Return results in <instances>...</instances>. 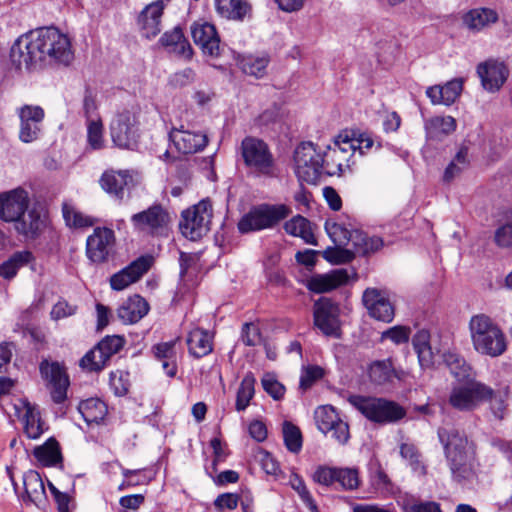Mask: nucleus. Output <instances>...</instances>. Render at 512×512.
<instances>
[{
	"instance_id": "nucleus-16",
	"label": "nucleus",
	"mask_w": 512,
	"mask_h": 512,
	"mask_svg": "<svg viewBox=\"0 0 512 512\" xmlns=\"http://www.w3.org/2000/svg\"><path fill=\"white\" fill-rule=\"evenodd\" d=\"M476 72L482 87L491 93L499 91L509 76L508 67L503 61L497 59H488L479 63Z\"/></svg>"
},
{
	"instance_id": "nucleus-32",
	"label": "nucleus",
	"mask_w": 512,
	"mask_h": 512,
	"mask_svg": "<svg viewBox=\"0 0 512 512\" xmlns=\"http://www.w3.org/2000/svg\"><path fill=\"white\" fill-rule=\"evenodd\" d=\"M413 348L418 356L422 368H429L434 363V352L430 344L429 331L419 330L412 338Z\"/></svg>"
},
{
	"instance_id": "nucleus-37",
	"label": "nucleus",
	"mask_w": 512,
	"mask_h": 512,
	"mask_svg": "<svg viewBox=\"0 0 512 512\" xmlns=\"http://www.w3.org/2000/svg\"><path fill=\"white\" fill-rule=\"evenodd\" d=\"M217 12L224 18L243 20L251 7L244 0H215Z\"/></svg>"
},
{
	"instance_id": "nucleus-9",
	"label": "nucleus",
	"mask_w": 512,
	"mask_h": 512,
	"mask_svg": "<svg viewBox=\"0 0 512 512\" xmlns=\"http://www.w3.org/2000/svg\"><path fill=\"white\" fill-rule=\"evenodd\" d=\"M138 120L128 110L118 113L110 123V134L113 143L119 148L133 149L138 141Z\"/></svg>"
},
{
	"instance_id": "nucleus-3",
	"label": "nucleus",
	"mask_w": 512,
	"mask_h": 512,
	"mask_svg": "<svg viewBox=\"0 0 512 512\" xmlns=\"http://www.w3.org/2000/svg\"><path fill=\"white\" fill-rule=\"evenodd\" d=\"M290 214L291 209L285 204H258L240 218L237 228L242 234L273 229Z\"/></svg>"
},
{
	"instance_id": "nucleus-7",
	"label": "nucleus",
	"mask_w": 512,
	"mask_h": 512,
	"mask_svg": "<svg viewBox=\"0 0 512 512\" xmlns=\"http://www.w3.org/2000/svg\"><path fill=\"white\" fill-rule=\"evenodd\" d=\"M241 155L246 167L254 173L266 177L275 175L274 157L263 140L256 137H245L240 146Z\"/></svg>"
},
{
	"instance_id": "nucleus-18",
	"label": "nucleus",
	"mask_w": 512,
	"mask_h": 512,
	"mask_svg": "<svg viewBox=\"0 0 512 512\" xmlns=\"http://www.w3.org/2000/svg\"><path fill=\"white\" fill-rule=\"evenodd\" d=\"M194 43L205 55L217 57L220 54V38L214 25L208 22H196L191 27Z\"/></svg>"
},
{
	"instance_id": "nucleus-58",
	"label": "nucleus",
	"mask_w": 512,
	"mask_h": 512,
	"mask_svg": "<svg viewBox=\"0 0 512 512\" xmlns=\"http://www.w3.org/2000/svg\"><path fill=\"white\" fill-rule=\"evenodd\" d=\"M348 166L349 161L343 156L334 158L332 148L324 155V173L330 176L342 175Z\"/></svg>"
},
{
	"instance_id": "nucleus-45",
	"label": "nucleus",
	"mask_w": 512,
	"mask_h": 512,
	"mask_svg": "<svg viewBox=\"0 0 512 512\" xmlns=\"http://www.w3.org/2000/svg\"><path fill=\"white\" fill-rule=\"evenodd\" d=\"M325 230L336 246L349 245L354 229L346 227L344 223L326 221Z\"/></svg>"
},
{
	"instance_id": "nucleus-27",
	"label": "nucleus",
	"mask_w": 512,
	"mask_h": 512,
	"mask_svg": "<svg viewBox=\"0 0 512 512\" xmlns=\"http://www.w3.org/2000/svg\"><path fill=\"white\" fill-rule=\"evenodd\" d=\"M132 180L129 171H106L100 178V185L104 191L121 200L124 197L125 189Z\"/></svg>"
},
{
	"instance_id": "nucleus-56",
	"label": "nucleus",
	"mask_w": 512,
	"mask_h": 512,
	"mask_svg": "<svg viewBox=\"0 0 512 512\" xmlns=\"http://www.w3.org/2000/svg\"><path fill=\"white\" fill-rule=\"evenodd\" d=\"M323 258L333 264H344L354 259V252L343 246L328 247L323 251Z\"/></svg>"
},
{
	"instance_id": "nucleus-23",
	"label": "nucleus",
	"mask_w": 512,
	"mask_h": 512,
	"mask_svg": "<svg viewBox=\"0 0 512 512\" xmlns=\"http://www.w3.org/2000/svg\"><path fill=\"white\" fill-rule=\"evenodd\" d=\"M347 269H335L325 274H317L307 281V288L314 293H326L344 285L349 280Z\"/></svg>"
},
{
	"instance_id": "nucleus-63",
	"label": "nucleus",
	"mask_w": 512,
	"mask_h": 512,
	"mask_svg": "<svg viewBox=\"0 0 512 512\" xmlns=\"http://www.w3.org/2000/svg\"><path fill=\"white\" fill-rule=\"evenodd\" d=\"M262 386L264 390L275 400H279L284 396L285 387L272 375H265L263 377Z\"/></svg>"
},
{
	"instance_id": "nucleus-48",
	"label": "nucleus",
	"mask_w": 512,
	"mask_h": 512,
	"mask_svg": "<svg viewBox=\"0 0 512 512\" xmlns=\"http://www.w3.org/2000/svg\"><path fill=\"white\" fill-rule=\"evenodd\" d=\"M401 507L403 512H442L438 503L421 501L411 495L402 498Z\"/></svg>"
},
{
	"instance_id": "nucleus-22",
	"label": "nucleus",
	"mask_w": 512,
	"mask_h": 512,
	"mask_svg": "<svg viewBox=\"0 0 512 512\" xmlns=\"http://www.w3.org/2000/svg\"><path fill=\"white\" fill-rule=\"evenodd\" d=\"M169 138L175 148L182 154H192L204 149L208 143L206 134L196 133L181 128H173Z\"/></svg>"
},
{
	"instance_id": "nucleus-8",
	"label": "nucleus",
	"mask_w": 512,
	"mask_h": 512,
	"mask_svg": "<svg viewBox=\"0 0 512 512\" xmlns=\"http://www.w3.org/2000/svg\"><path fill=\"white\" fill-rule=\"evenodd\" d=\"M213 207L209 199H203L192 208L183 211L181 233L191 240H198L210 229Z\"/></svg>"
},
{
	"instance_id": "nucleus-61",
	"label": "nucleus",
	"mask_w": 512,
	"mask_h": 512,
	"mask_svg": "<svg viewBox=\"0 0 512 512\" xmlns=\"http://www.w3.org/2000/svg\"><path fill=\"white\" fill-rule=\"evenodd\" d=\"M336 473L337 468L335 467L319 466L315 470L312 479L320 485L331 486L336 483Z\"/></svg>"
},
{
	"instance_id": "nucleus-17",
	"label": "nucleus",
	"mask_w": 512,
	"mask_h": 512,
	"mask_svg": "<svg viewBox=\"0 0 512 512\" xmlns=\"http://www.w3.org/2000/svg\"><path fill=\"white\" fill-rule=\"evenodd\" d=\"M314 324L327 336H339L338 306L328 298L314 304Z\"/></svg>"
},
{
	"instance_id": "nucleus-15",
	"label": "nucleus",
	"mask_w": 512,
	"mask_h": 512,
	"mask_svg": "<svg viewBox=\"0 0 512 512\" xmlns=\"http://www.w3.org/2000/svg\"><path fill=\"white\" fill-rule=\"evenodd\" d=\"M29 194L21 188H15L0 194V219L5 222L19 220L27 211Z\"/></svg>"
},
{
	"instance_id": "nucleus-42",
	"label": "nucleus",
	"mask_w": 512,
	"mask_h": 512,
	"mask_svg": "<svg viewBox=\"0 0 512 512\" xmlns=\"http://www.w3.org/2000/svg\"><path fill=\"white\" fill-rule=\"evenodd\" d=\"M471 456L448 460L452 478L458 483L470 482L475 478V471L471 462Z\"/></svg>"
},
{
	"instance_id": "nucleus-52",
	"label": "nucleus",
	"mask_w": 512,
	"mask_h": 512,
	"mask_svg": "<svg viewBox=\"0 0 512 512\" xmlns=\"http://www.w3.org/2000/svg\"><path fill=\"white\" fill-rule=\"evenodd\" d=\"M87 142L93 150L104 147L103 124L100 119H89L87 121Z\"/></svg>"
},
{
	"instance_id": "nucleus-55",
	"label": "nucleus",
	"mask_w": 512,
	"mask_h": 512,
	"mask_svg": "<svg viewBox=\"0 0 512 512\" xmlns=\"http://www.w3.org/2000/svg\"><path fill=\"white\" fill-rule=\"evenodd\" d=\"M336 482L344 490H355L360 485L359 471L356 468H337Z\"/></svg>"
},
{
	"instance_id": "nucleus-59",
	"label": "nucleus",
	"mask_w": 512,
	"mask_h": 512,
	"mask_svg": "<svg viewBox=\"0 0 512 512\" xmlns=\"http://www.w3.org/2000/svg\"><path fill=\"white\" fill-rule=\"evenodd\" d=\"M338 416L340 415L331 405L320 406L315 410L314 413L315 423L320 431L322 429H326L327 425Z\"/></svg>"
},
{
	"instance_id": "nucleus-39",
	"label": "nucleus",
	"mask_w": 512,
	"mask_h": 512,
	"mask_svg": "<svg viewBox=\"0 0 512 512\" xmlns=\"http://www.w3.org/2000/svg\"><path fill=\"white\" fill-rule=\"evenodd\" d=\"M16 230L27 236L34 238L44 227V218L36 209H31L27 214H23L19 220H16Z\"/></svg>"
},
{
	"instance_id": "nucleus-41",
	"label": "nucleus",
	"mask_w": 512,
	"mask_h": 512,
	"mask_svg": "<svg viewBox=\"0 0 512 512\" xmlns=\"http://www.w3.org/2000/svg\"><path fill=\"white\" fill-rule=\"evenodd\" d=\"M33 454L43 466H54L62 459L58 442L48 439L43 445L37 446Z\"/></svg>"
},
{
	"instance_id": "nucleus-47",
	"label": "nucleus",
	"mask_w": 512,
	"mask_h": 512,
	"mask_svg": "<svg viewBox=\"0 0 512 512\" xmlns=\"http://www.w3.org/2000/svg\"><path fill=\"white\" fill-rule=\"evenodd\" d=\"M289 484L292 489L297 492L300 499L307 506L310 512H320L301 476L296 473H292L289 478Z\"/></svg>"
},
{
	"instance_id": "nucleus-24",
	"label": "nucleus",
	"mask_w": 512,
	"mask_h": 512,
	"mask_svg": "<svg viewBox=\"0 0 512 512\" xmlns=\"http://www.w3.org/2000/svg\"><path fill=\"white\" fill-rule=\"evenodd\" d=\"M163 9V2L156 1L147 5L141 12L138 17V24L143 37L152 39L160 33Z\"/></svg>"
},
{
	"instance_id": "nucleus-2",
	"label": "nucleus",
	"mask_w": 512,
	"mask_h": 512,
	"mask_svg": "<svg viewBox=\"0 0 512 512\" xmlns=\"http://www.w3.org/2000/svg\"><path fill=\"white\" fill-rule=\"evenodd\" d=\"M469 332L474 350L481 355L496 358L507 350L504 332L486 314H477L471 317Z\"/></svg>"
},
{
	"instance_id": "nucleus-46",
	"label": "nucleus",
	"mask_w": 512,
	"mask_h": 512,
	"mask_svg": "<svg viewBox=\"0 0 512 512\" xmlns=\"http://www.w3.org/2000/svg\"><path fill=\"white\" fill-rule=\"evenodd\" d=\"M254 384L255 378L251 374H247L242 379L236 397L235 407L237 411H243L248 407L250 400L254 396Z\"/></svg>"
},
{
	"instance_id": "nucleus-25",
	"label": "nucleus",
	"mask_w": 512,
	"mask_h": 512,
	"mask_svg": "<svg viewBox=\"0 0 512 512\" xmlns=\"http://www.w3.org/2000/svg\"><path fill=\"white\" fill-rule=\"evenodd\" d=\"M463 89V81L461 79H453L443 86H432L426 91V95L432 104L451 105L459 97Z\"/></svg>"
},
{
	"instance_id": "nucleus-19",
	"label": "nucleus",
	"mask_w": 512,
	"mask_h": 512,
	"mask_svg": "<svg viewBox=\"0 0 512 512\" xmlns=\"http://www.w3.org/2000/svg\"><path fill=\"white\" fill-rule=\"evenodd\" d=\"M363 303L373 318L387 323L393 320L394 307L380 290L366 289L363 294Z\"/></svg>"
},
{
	"instance_id": "nucleus-40",
	"label": "nucleus",
	"mask_w": 512,
	"mask_h": 512,
	"mask_svg": "<svg viewBox=\"0 0 512 512\" xmlns=\"http://www.w3.org/2000/svg\"><path fill=\"white\" fill-rule=\"evenodd\" d=\"M79 412L88 424H98L107 414V407L103 401L90 398L82 401L78 407Z\"/></svg>"
},
{
	"instance_id": "nucleus-4",
	"label": "nucleus",
	"mask_w": 512,
	"mask_h": 512,
	"mask_svg": "<svg viewBox=\"0 0 512 512\" xmlns=\"http://www.w3.org/2000/svg\"><path fill=\"white\" fill-rule=\"evenodd\" d=\"M494 390L477 380L470 379L454 385L448 395V404L459 412H472L482 403L494 398Z\"/></svg>"
},
{
	"instance_id": "nucleus-36",
	"label": "nucleus",
	"mask_w": 512,
	"mask_h": 512,
	"mask_svg": "<svg viewBox=\"0 0 512 512\" xmlns=\"http://www.w3.org/2000/svg\"><path fill=\"white\" fill-rule=\"evenodd\" d=\"M284 230L289 235L302 238L307 244L317 245L311 223L303 216L297 215L285 222Z\"/></svg>"
},
{
	"instance_id": "nucleus-21",
	"label": "nucleus",
	"mask_w": 512,
	"mask_h": 512,
	"mask_svg": "<svg viewBox=\"0 0 512 512\" xmlns=\"http://www.w3.org/2000/svg\"><path fill=\"white\" fill-rule=\"evenodd\" d=\"M16 415L22 419L24 432L30 439H38L44 432V422L41 420L40 412L36 406L27 400H18L14 404Z\"/></svg>"
},
{
	"instance_id": "nucleus-43",
	"label": "nucleus",
	"mask_w": 512,
	"mask_h": 512,
	"mask_svg": "<svg viewBox=\"0 0 512 512\" xmlns=\"http://www.w3.org/2000/svg\"><path fill=\"white\" fill-rule=\"evenodd\" d=\"M269 59L266 56H243L238 61L240 69L248 75L261 78L266 72Z\"/></svg>"
},
{
	"instance_id": "nucleus-31",
	"label": "nucleus",
	"mask_w": 512,
	"mask_h": 512,
	"mask_svg": "<svg viewBox=\"0 0 512 512\" xmlns=\"http://www.w3.org/2000/svg\"><path fill=\"white\" fill-rule=\"evenodd\" d=\"M349 244L352 247L354 256L367 255L378 251L383 246V240L377 236H368L365 232L354 229Z\"/></svg>"
},
{
	"instance_id": "nucleus-33",
	"label": "nucleus",
	"mask_w": 512,
	"mask_h": 512,
	"mask_svg": "<svg viewBox=\"0 0 512 512\" xmlns=\"http://www.w3.org/2000/svg\"><path fill=\"white\" fill-rule=\"evenodd\" d=\"M499 15L491 8H476L464 16V23L471 30L479 31L498 21Z\"/></svg>"
},
{
	"instance_id": "nucleus-11",
	"label": "nucleus",
	"mask_w": 512,
	"mask_h": 512,
	"mask_svg": "<svg viewBox=\"0 0 512 512\" xmlns=\"http://www.w3.org/2000/svg\"><path fill=\"white\" fill-rule=\"evenodd\" d=\"M19 118V140L32 143L39 139L42 133V123L45 118L44 109L39 105L25 104L16 110Z\"/></svg>"
},
{
	"instance_id": "nucleus-6",
	"label": "nucleus",
	"mask_w": 512,
	"mask_h": 512,
	"mask_svg": "<svg viewBox=\"0 0 512 512\" xmlns=\"http://www.w3.org/2000/svg\"><path fill=\"white\" fill-rule=\"evenodd\" d=\"M294 171L301 182L315 184L324 173V154L312 142H303L294 151Z\"/></svg>"
},
{
	"instance_id": "nucleus-5",
	"label": "nucleus",
	"mask_w": 512,
	"mask_h": 512,
	"mask_svg": "<svg viewBox=\"0 0 512 512\" xmlns=\"http://www.w3.org/2000/svg\"><path fill=\"white\" fill-rule=\"evenodd\" d=\"M348 401L367 419L375 423H392L405 416V410L399 404L384 398L352 395Z\"/></svg>"
},
{
	"instance_id": "nucleus-26",
	"label": "nucleus",
	"mask_w": 512,
	"mask_h": 512,
	"mask_svg": "<svg viewBox=\"0 0 512 512\" xmlns=\"http://www.w3.org/2000/svg\"><path fill=\"white\" fill-rule=\"evenodd\" d=\"M149 311L148 302L139 295L128 298L117 310L118 318L125 324L141 320Z\"/></svg>"
},
{
	"instance_id": "nucleus-1",
	"label": "nucleus",
	"mask_w": 512,
	"mask_h": 512,
	"mask_svg": "<svg viewBox=\"0 0 512 512\" xmlns=\"http://www.w3.org/2000/svg\"><path fill=\"white\" fill-rule=\"evenodd\" d=\"M74 57L71 39L55 27L40 28L20 36L10 50L11 62L19 70L69 66Z\"/></svg>"
},
{
	"instance_id": "nucleus-35",
	"label": "nucleus",
	"mask_w": 512,
	"mask_h": 512,
	"mask_svg": "<svg viewBox=\"0 0 512 512\" xmlns=\"http://www.w3.org/2000/svg\"><path fill=\"white\" fill-rule=\"evenodd\" d=\"M160 41L163 46L171 47L174 52L184 58L190 59L193 55L192 47L185 39L180 27H175L172 31L164 33Z\"/></svg>"
},
{
	"instance_id": "nucleus-12",
	"label": "nucleus",
	"mask_w": 512,
	"mask_h": 512,
	"mask_svg": "<svg viewBox=\"0 0 512 512\" xmlns=\"http://www.w3.org/2000/svg\"><path fill=\"white\" fill-rule=\"evenodd\" d=\"M42 378L46 381L52 400L62 403L67 397L68 375L63 365L56 361L43 360L39 365Z\"/></svg>"
},
{
	"instance_id": "nucleus-57",
	"label": "nucleus",
	"mask_w": 512,
	"mask_h": 512,
	"mask_svg": "<svg viewBox=\"0 0 512 512\" xmlns=\"http://www.w3.org/2000/svg\"><path fill=\"white\" fill-rule=\"evenodd\" d=\"M100 351L95 346L89 350L80 360L79 365L82 369L89 372L101 371L107 364L104 358H99Z\"/></svg>"
},
{
	"instance_id": "nucleus-20",
	"label": "nucleus",
	"mask_w": 512,
	"mask_h": 512,
	"mask_svg": "<svg viewBox=\"0 0 512 512\" xmlns=\"http://www.w3.org/2000/svg\"><path fill=\"white\" fill-rule=\"evenodd\" d=\"M150 264V258L139 257L127 267L111 276V288L116 291H121L130 284L137 282L149 270Z\"/></svg>"
},
{
	"instance_id": "nucleus-64",
	"label": "nucleus",
	"mask_w": 512,
	"mask_h": 512,
	"mask_svg": "<svg viewBox=\"0 0 512 512\" xmlns=\"http://www.w3.org/2000/svg\"><path fill=\"white\" fill-rule=\"evenodd\" d=\"M495 241L501 247L512 246V222L499 227L495 232Z\"/></svg>"
},
{
	"instance_id": "nucleus-54",
	"label": "nucleus",
	"mask_w": 512,
	"mask_h": 512,
	"mask_svg": "<svg viewBox=\"0 0 512 512\" xmlns=\"http://www.w3.org/2000/svg\"><path fill=\"white\" fill-rule=\"evenodd\" d=\"M63 217L65 222L70 227L82 228L90 227L93 225V219L68 204L63 205Z\"/></svg>"
},
{
	"instance_id": "nucleus-53",
	"label": "nucleus",
	"mask_w": 512,
	"mask_h": 512,
	"mask_svg": "<svg viewBox=\"0 0 512 512\" xmlns=\"http://www.w3.org/2000/svg\"><path fill=\"white\" fill-rule=\"evenodd\" d=\"M124 343L125 341L121 336H106L96 345L100 351L99 358L102 357L106 362H108L112 355L118 353L122 349Z\"/></svg>"
},
{
	"instance_id": "nucleus-62",
	"label": "nucleus",
	"mask_w": 512,
	"mask_h": 512,
	"mask_svg": "<svg viewBox=\"0 0 512 512\" xmlns=\"http://www.w3.org/2000/svg\"><path fill=\"white\" fill-rule=\"evenodd\" d=\"M241 341L246 346H256L261 342V333L257 325L245 323L242 327Z\"/></svg>"
},
{
	"instance_id": "nucleus-14",
	"label": "nucleus",
	"mask_w": 512,
	"mask_h": 512,
	"mask_svg": "<svg viewBox=\"0 0 512 512\" xmlns=\"http://www.w3.org/2000/svg\"><path fill=\"white\" fill-rule=\"evenodd\" d=\"M131 222L140 231L159 235L167 229L170 216L161 205H153L147 210L132 215Z\"/></svg>"
},
{
	"instance_id": "nucleus-60",
	"label": "nucleus",
	"mask_w": 512,
	"mask_h": 512,
	"mask_svg": "<svg viewBox=\"0 0 512 512\" xmlns=\"http://www.w3.org/2000/svg\"><path fill=\"white\" fill-rule=\"evenodd\" d=\"M324 371L319 366H308L302 370L300 377V388L306 390L310 388L317 380L321 379Z\"/></svg>"
},
{
	"instance_id": "nucleus-38",
	"label": "nucleus",
	"mask_w": 512,
	"mask_h": 512,
	"mask_svg": "<svg viewBox=\"0 0 512 512\" xmlns=\"http://www.w3.org/2000/svg\"><path fill=\"white\" fill-rule=\"evenodd\" d=\"M32 260L33 255L30 251L23 250L13 253L0 265V277L8 280L14 278L18 270L28 265Z\"/></svg>"
},
{
	"instance_id": "nucleus-51",
	"label": "nucleus",
	"mask_w": 512,
	"mask_h": 512,
	"mask_svg": "<svg viewBox=\"0 0 512 512\" xmlns=\"http://www.w3.org/2000/svg\"><path fill=\"white\" fill-rule=\"evenodd\" d=\"M443 361L449 368L452 375L461 379L468 375L470 367L466 364L465 360L458 354L447 351L443 354Z\"/></svg>"
},
{
	"instance_id": "nucleus-50",
	"label": "nucleus",
	"mask_w": 512,
	"mask_h": 512,
	"mask_svg": "<svg viewBox=\"0 0 512 512\" xmlns=\"http://www.w3.org/2000/svg\"><path fill=\"white\" fill-rule=\"evenodd\" d=\"M283 438L286 448L292 453H298L302 448L300 429L291 422L283 423Z\"/></svg>"
},
{
	"instance_id": "nucleus-13",
	"label": "nucleus",
	"mask_w": 512,
	"mask_h": 512,
	"mask_svg": "<svg viewBox=\"0 0 512 512\" xmlns=\"http://www.w3.org/2000/svg\"><path fill=\"white\" fill-rule=\"evenodd\" d=\"M438 438L443 445L447 461L466 458L470 456V454H473L472 445H469L465 433L454 427L439 428Z\"/></svg>"
},
{
	"instance_id": "nucleus-34",
	"label": "nucleus",
	"mask_w": 512,
	"mask_h": 512,
	"mask_svg": "<svg viewBox=\"0 0 512 512\" xmlns=\"http://www.w3.org/2000/svg\"><path fill=\"white\" fill-rule=\"evenodd\" d=\"M455 129L456 120L452 116H435L425 123V130L430 139L441 140Z\"/></svg>"
},
{
	"instance_id": "nucleus-49",
	"label": "nucleus",
	"mask_w": 512,
	"mask_h": 512,
	"mask_svg": "<svg viewBox=\"0 0 512 512\" xmlns=\"http://www.w3.org/2000/svg\"><path fill=\"white\" fill-rule=\"evenodd\" d=\"M354 141L352 132L339 134L335 140L334 147L332 148L334 158L343 156L349 161L350 157L356 152Z\"/></svg>"
},
{
	"instance_id": "nucleus-30",
	"label": "nucleus",
	"mask_w": 512,
	"mask_h": 512,
	"mask_svg": "<svg viewBox=\"0 0 512 512\" xmlns=\"http://www.w3.org/2000/svg\"><path fill=\"white\" fill-rule=\"evenodd\" d=\"M189 353L195 358H201L213 350L212 336L208 331L200 328L191 330L187 336Z\"/></svg>"
},
{
	"instance_id": "nucleus-44",
	"label": "nucleus",
	"mask_w": 512,
	"mask_h": 512,
	"mask_svg": "<svg viewBox=\"0 0 512 512\" xmlns=\"http://www.w3.org/2000/svg\"><path fill=\"white\" fill-rule=\"evenodd\" d=\"M393 374L394 370L390 360H377L371 363L369 367L370 380L378 385H382L390 381Z\"/></svg>"
},
{
	"instance_id": "nucleus-10",
	"label": "nucleus",
	"mask_w": 512,
	"mask_h": 512,
	"mask_svg": "<svg viewBox=\"0 0 512 512\" xmlns=\"http://www.w3.org/2000/svg\"><path fill=\"white\" fill-rule=\"evenodd\" d=\"M116 237L112 229L96 227L86 240V256L96 264L107 262L115 253Z\"/></svg>"
},
{
	"instance_id": "nucleus-29",
	"label": "nucleus",
	"mask_w": 512,
	"mask_h": 512,
	"mask_svg": "<svg viewBox=\"0 0 512 512\" xmlns=\"http://www.w3.org/2000/svg\"><path fill=\"white\" fill-rule=\"evenodd\" d=\"M178 339L161 342L153 346L152 352L155 358L162 363L165 374L173 378L177 373L175 345Z\"/></svg>"
},
{
	"instance_id": "nucleus-28",
	"label": "nucleus",
	"mask_w": 512,
	"mask_h": 512,
	"mask_svg": "<svg viewBox=\"0 0 512 512\" xmlns=\"http://www.w3.org/2000/svg\"><path fill=\"white\" fill-rule=\"evenodd\" d=\"M25 488V501H29L37 507H41L46 502V491L44 483L38 472L30 470L23 476Z\"/></svg>"
}]
</instances>
